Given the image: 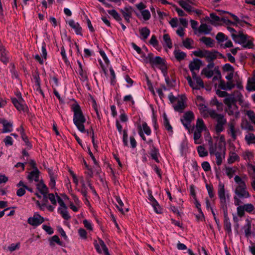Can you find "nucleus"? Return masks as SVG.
I'll return each mask as SVG.
<instances>
[{"label": "nucleus", "instance_id": "obj_1", "mask_svg": "<svg viewBox=\"0 0 255 255\" xmlns=\"http://www.w3.org/2000/svg\"><path fill=\"white\" fill-rule=\"evenodd\" d=\"M218 195L220 199L221 208L224 213V226L225 230L229 234H232V226L228 217L227 204L229 202L230 196L225 190V185L220 181L218 187Z\"/></svg>", "mask_w": 255, "mask_h": 255}, {"label": "nucleus", "instance_id": "obj_2", "mask_svg": "<svg viewBox=\"0 0 255 255\" xmlns=\"http://www.w3.org/2000/svg\"><path fill=\"white\" fill-rule=\"evenodd\" d=\"M235 185L233 189L234 193V200L236 201V204L240 203V198H251V195L247 190V187L246 182L243 178L238 175L234 177Z\"/></svg>", "mask_w": 255, "mask_h": 255}, {"label": "nucleus", "instance_id": "obj_3", "mask_svg": "<svg viewBox=\"0 0 255 255\" xmlns=\"http://www.w3.org/2000/svg\"><path fill=\"white\" fill-rule=\"evenodd\" d=\"M71 109L73 112V123L78 129L81 132H86L84 124L86 119L83 115L80 106L76 103L71 106Z\"/></svg>", "mask_w": 255, "mask_h": 255}, {"label": "nucleus", "instance_id": "obj_4", "mask_svg": "<svg viewBox=\"0 0 255 255\" xmlns=\"http://www.w3.org/2000/svg\"><path fill=\"white\" fill-rule=\"evenodd\" d=\"M209 151L211 156H215L216 157V164L218 166L221 165L225 158L226 149L217 147V144H214L212 138L209 137Z\"/></svg>", "mask_w": 255, "mask_h": 255}, {"label": "nucleus", "instance_id": "obj_5", "mask_svg": "<svg viewBox=\"0 0 255 255\" xmlns=\"http://www.w3.org/2000/svg\"><path fill=\"white\" fill-rule=\"evenodd\" d=\"M233 40L245 48H250L253 46V39L241 31H239L236 35H233Z\"/></svg>", "mask_w": 255, "mask_h": 255}, {"label": "nucleus", "instance_id": "obj_6", "mask_svg": "<svg viewBox=\"0 0 255 255\" xmlns=\"http://www.w3.org/2000/svg\"><path fill=\"white\" fill-rule=\"evenodd\" d=\"M224 103L226 106L225 111L229 115L234 116L236 118L239 116L238 108L234 102V97L228 96L224 100Z\"/></svg>", "mask_w": 255, "mask_h": 255}, {"label": "nucleus", "instance_id": "obj_7", "mask_svg": "<svg viewBox=\"0 0 255 255\" xmlns=\"http://www.w3.org/2000/svg\"><path fill=\"white\" fill-rule=\"evenodd\" d=\"M248 198H240V203L236 204V201H234V204L237 206V213L239 217H242L245 216V212L251 213L255 210L254 205L252 203H247L244 205H241L242 203V200L247 199Z\"/></svg>", "mask_w": 255, "mask_h": 255}, {"label": "nucleus", "instance_id": "obj_8", "mask_svg": "<svg viewBox=\"0 0 255 255\" xmlns=\"http://www.w3.org/2000/svg\"><path fill=\"white\" fill-rule=\"evenodd\" d=\"M186 79L190 86L193 90H200L205 87L203 80L197 75H192V78L190 76H188Z\"/></svg>", "mask_w": 255, "mask_h": 255}, {"label": "nucleus", "instance_id": "obj_9", "mask_svg": "<svg viewBox=\"0 0 255 255\" xmlns=\"http://www.w3.org/2000/svg\"><path fill=\"white\" fill-rule=\"evenodd\" d=\"M149 63L153 66H156L161 69L164 76L166 75L167 66L165 64V61L159 56L151 57L149 59Z\"/></svg>", "mask_w": 255, "mask_h": 255}, {"label": "nucleus", "instance_id": "obj_10", "mask_svg": "<svg viewBox=\"0 0 255 255\" xmlns=\"http://www.w3.org/2000/svg\"><path fill=\"white\" fill-rule=\"evenodd\" d=\"M227 131L228 134L231 136L234 140H235L238 135L240 133V129L236 127V122L234 120L229 122Z\"/></svg>", "mask_w": 255, "mask_h": 255}, {"label": "nucleus", "instance_id": "obj_11", "mask_svg": "<svg viewBox=\"0 0 255 255\" xmlns=\"http://www.w3.org/2000/svg\"><path fill=\"white\" fill-rule=\"evenodd\" d=\"M44 221L43 217L41 216L37 212L34 213L33 216L29 217L27 219V223L34 227L39 226Z\"/></svg>", "mask_w": 255, "mask_h": 255}, {"label": "nucleus", "instance_id": "obj_12", "mask_svg": "<svg viewBox=\"0 0 255 255\" xmlns=\"http://www.w3.org/2000/svg\"><path fill=\"white\" fill-rule=\"evenodd\" d=\"M194 119V114L192 112H187L184 114L181 119V121L186 129H189L190 124Z\"/></svg>", "mask_w": 255, "mask_h": 255}, {"label": "nucleus", "instance_id": "obj_13", "mask_svg": "<svg viewBox=\"0 0 255 255\" xmlns=\"http://www.w3.org/2000/svg\"><path fill=\"white\" fill-rule=\"evenodd\" d=\"M94 244L98 253L99 254L104 253L105 255H110L107 247L102 240L99 239L98 241H95Z\"/></svg>", "mask_w": 255, "mask_h": 255}, {"label": "nucleus", "instance_id": "obj_14", "mask_svg": "<svg viewBox=\"0 0 255 255\" xmlns=\"http://www.w3.org/2000/svg\"><path fill=\"white\" fill-rule=\"evenodd\" d=\"M11 101L18 111L23 112L27 111L28 108L23 99L17 100L15 98H12Z\"/></svg>", "mask_w": 255, "mask_h": 255}, {"label": "nucleus", "instance_id": "obj_15", "mask_svg": "<svg viewBox=\"0 0 255 255\" xmlns=\"http://www.w3.org/2000/svg\"><path fill=\"white\" fill-rule=\"evenodd\" d=\"M202 65V61L197 58L194 59L192 61L190 62L189 68L192 72V75H197V72L199 71Z\"/></svg>", "mask_w": 255, "mask_h": 255}, {"label": "nucleus", "instance_id": "obj_16", "mask_svg": "<svg viewBox=\"0 0 255 255\" xmlns=\"http://www.w3.org/2000/svg\"><path fill=\"white\" fill-rule=\"evenodd\" d=\"M186 107L185 98L183 96H179L177 97L176 103L174 104V108L175 111L182 112Z\"/></svg>", "mask_w": 255, "mask_h": 255}, {"label": "nucleus", "instance_id": "obj_17", "mask_svg": "<svg viewBox=\"0 0 255 255\" xmlns=\"http://www.w3.org/2000/svg\"><path fill=\"white\" fill-rule=\"evenodd\" d=\"M179 4L185 10L188 12H192L194 11V8L192 5H195L194 0H180L178 1Z\"/></svg>", "mask_w": 255, "mask_h": 255}, {"label": "nucleus", "instance_id": "obj_18", "mask_svg": "<svg viewBox=\"0 0 255 255\" xmlns=\"http://www.w3.org/2000/svg\"><path fill=\"white\" fill-rule=\"evenodd\" d=\"M0 123L3 127L2 133H8L12 131L13 124L11 122H8L4 119H0Z\"/></svg>", "mask_w": 255, "mask_h": 255}, {"label": "nucleus", "instance_id": "obj_19", "mask_svg": "<svg viewBox=\"0 0 255 255\" xmlns=\"http://www.w3.org/2000/svg\"><path fill=\"white\" fill-rule=\"evenodd\" d=\"M48 174L50 178L49 186L51 188H54L56 185V180L57 179V174L55 171L48 169Z\"/></svg>", "mask_w": 255, "mask_h": 255}, {"label": "nucleus", "instance_id": "obj_20", "mask_svg": "<svg viewBox=\"0 0 255 255\" xmlns=\"http://www.w3.org/2000/svg\"><path fill=\"white\" fill-rule=\"evenodd\" d=\"M88 183H90L89 181L87 182V183L86 184L84 180H82L81 181V188L80 190H78L80 193L82 194V195L83 196V197L85 198V203L86 204H89V201L87 199V193H88Z\"/></svg>", "mask_w": 255, "mask_h": 255}, {"label": "nucleus", "instance_id": "obj_21", "mask_svg": "<svg viewBox=\"0 0 255 255\" xmlns=\"http://www.w3.org/2000/svg\"><path fill=\"white\" fill-rule=\"evenodd\" d=\"M149 154L152 159L154 160L156 162H159V157H160V153L159 150L153 145H152L150 147Z\"/></svg>", "mask_w": 255, "mask_h": 255}, {"label": "nucleus", "instance_id": "obj_22", "mask_svg": "<svg viewBox=\"0 0 255 255\" xmlns=\"http://www.w3.org/2000/svg\"><path fill=\"white\" fill-rule=\"evenodd\" d=\"M211 27L206 23H202L197 29V34H209L211 31Z\"/></svg>", "mask_w": 255, "mask_h": 255}, {"label": "nucleus", "instance_id": "obj_23", "mask_svg": "<svg viewBox=\"0 0 255 255\" xmlns=\"http://www.w3.org/2000/svg\"><path fill=\"white\" fill-rule=\"evenodd\" d=\"M206 130L207 128L203 120L201 119H198L196 122L195 131L202 132L203 131Z\"/></svg>", "mask_w": 255, "mask_h": 255}, {"label": "nucleus", "instance_id": "obj_24", "mask_svg": "<svg viewBox=\"0 0 255 255\" xmlns=\"http://www.w3.org/2000/svg\"><path fill=\"white\" fill-rule=\"evenodd\" d=\"M206 19L209 20L212 24L215 26L218 25L219 22L222 21L221 18L214 13H211L210 14V17H207Z\"/></svg>", "mask_w": 255, "mask_h": 255}, {"label": "nucleus", "instance_id": "obj_25", "mask_svg": "<svg viewBox=\"0 0 255 255\" xmlns=\"http://www.w3.org/2000/svg\"><path fill=\"white\" fill-rule=\"evenodd\" d=\"M68 23L75 30L77 34H81L82 28L78 22H76L73 20L71 19L68 21Z\"/></svg>", "mask_w": 255, "mask_h": 255}, {"label": "nucleus", "instance_id": "obj_26", "mask_svg": "<svg viewBox=\"0 0 255 255\" xmlns=\"http://www.w3.org/2000/svg\"><path fill=\"white\" fill-rule=\"evenodd\" d=\"M139 32L140 38L142 40H145L149 36L150 31L147 27H144L139 28Z\"/></svg>", "mask_w": 255, "mask_h": 255}, {"label": "nucleus", "instance_id": "obj_27", "mask_svg": "<svg viewBox=\"0 0 255 255\" xmlns=\"http://www.w3.org/2000/svg\"><path fill=\"white\" fill-rule=\"evenodd\" d=\"M162 44L164 47H167L169 49L172 47V43L169 34L165 33L163 35Z\"/></svg>", "mask_w": 255, "mask_h": 255}, {"label": "nucleus", "instance_id": "obj_28", "mask_svg": "<svg viewBox=\"0 0 255 255\" xmlns=\"http://www.w3.org/2000/svg\"><path fill=\"white\" fill-rule=\"evenodd\" d=\"M239 156L235 152L230 151L229 153V157L227 159V162L228 164H233L235 161H239Z\"/></svg>", "mask_w": 255, "mask_h": 255}, {"label": "nucleus", "instance_id": "obj_29", "mask_svg": "<svg viewBox=\"0 0 255 255\" xmlns=\"http://www.w3.org/2000/svg\"><path fill=\"white\" fill-rule=\"evenodd\" d=\"M251 223L249 220H246V224L244 225L243 229L244 231L245 236L249 238L252 234L251 232Z\"/></svg>", "mask_w": 255, "mask_h": 255}, {"label": "nucleus", "instance_id": "obj_30", "mask_svg": "<svg viewBox=\"0 0 255 255\" xmlns=\"http://www.w3.org/2000/svg\"><path fill=\"white\" fill-rule=\"evenodd\" d=\"M58 212L61 215L62 218L65 220H67L70 218V216L68 214L66 206L64 207H59L58 208Z\"/></svg>", "mask_w": 255, "mask_h": 255}, {"label": "nucleus", "instance_id": "obj_31", "mask_svg": "<svg viewBox=\"0 0 255 255\" xmlns=\"http://www.w3.org/2000/svg\"><path fill=\"white\" fill-rule=\"evenodd\" d=\"M36 188L40 193L42 194L44 196H46L47 193L48 189L46 186L42 181H40L36 185Z\"/></svg>", "mask_w": 255, "mask_h": 255}, {"label": "nucleus", "instance_id": "obj_32", "mask_svg": "<svg viewBox=\"0 0 255 255\" xmlns=\"http://www.w3.org/2000/svg\"><path fill=\"white\" fill-rule=\"evenodd\" d=\"M200 40L208 47H213L214 45V40L210 37L204 36Z\"/></svg>", "mask_w": 255, "mask_h": 255}, {"label": "nucleus", "instance_id": "obj_33", "mask_svg": "<svg viewBox=\"0 0 255 255\" xmlns=\"http://www.w3.org/2000/svg\"><path fill=\"white\" fill-rule=\"evenodd\" d=\"M247 89L248 91H255V72L252 78L249 79Z\"/></svg>", "mask_w": 255, "mask_h": 255}, {"label": "nucleus", "instance_id": "obj_34", "mask_svg": "<svg viewBox=\"0 0 255 255\" xmlns=\"http://www.w3.org/2000/svg\"><path fill=\"white\" fill-rule=\"evenodd\" d=\"M39 171L37 168H35L28 175V178L30 180L37 181L38 180Z\"/></svg>", "mask_w": 255, "mask_h": 255}, {"label": "nucleus", "instance_id": "obj_35", "mask_svg": "<svg viewBox=\"0 0 255 255\" xmlns=\"http://www.w3.org/2000/svg\"><path fill=\"white\" fill-rule=\"evenodd\" d=\"M137 16L139 18H143L144 20H148L151 17V14L149 11L147 9H145L140 12L139 14H137Z\"/></svg>", "mask_w": 255, "mask_h": 255}, {"label": "nucleus", "instance_id": "obj_36", "mask_svg": "<svg viewBox=\"0 0 255 255\" xmlns=\"http://www.w3.org/2000/svg\"><path fill=\"white\" fill-rule=\"evenodd\" d=\"M228 96H232L234 97V102L236 103L237 101L242 103L243 101V96L242 94L239 91H236L232 94L229 95Z\"/></svg>", "mask_w": 255, "mask_h": 255}, {"label": "nucleus", "instance_id": "obj_37", "mask_svg": "<svg viewBox=\"0 0 255 255\" xmlns=\"http://www.w3.org/2000/svg\"><path fill=\"white\" fill-rule=\"evenodd\" d=\"M225 174L231 179L232 178L236 171V168L234 167L226 166L224 169Z\"/></svg>", "mask_w": 255, "mask_h": 255}, {"label": "nucleus", "instance_id": "obj_38", "mask_svg": "<svg viewBox=\"0 0 255 255\" xmlns=\"http://www.w3.org/2000/svg\"><path fill=\"white\" fill-rule=\"evenodd\" d=\"M77 63L78 67L77 68V72L83 79H85L86 78V71L83 69L82 64L79 61H77Z\"/></svg>", "mask_w": 255, "mask_h": 255}, {"label": "nucleus", "instance_id": "obj_39", "mask_svg": "<svg viewBox=\"0 0 255 255\" xmlns=\"http://www.w3.org/2000/svg\"><path fill=\"white\" fill-rule=\"evenodd\" d=\"M206 60L208 62H212L217 58L216 52H211L207 50L206 54L205 55V58Z\"/></svg>", "mask_w": 255, "mask_h": 255}, {"label": "nucleus", "instance_id": "obj_40", "mask_svg": "<svg viewBox=\"0 0 255 255\" xmlns=\"http://www.w3.org/2000/svg\"><path fill=\"white\" fill-rule=\"evenodd\" d=\"M218 143L217 144V147L226 149V140L224 135H220L218 137Z\"/></svg>", "mask_w": 255, "mask_h": 255}, {"label": "nucleus", "instance_id": "obj_41", "mask_svg": "<svg viewBox=\"0 0 255 255\" xmlns=\"http://www.w3.org/2000/svg\"><path fill=\"white\" fill-rule=\"evenodd\" d=\"M183 45L187 49H193L194 48V41L191 38H186L183 41Z\"/></svg>", "mask_w": 255, "mask_h": 255}, {"label": "nucleus", "instance_id": "obj_42", "mask_svg": "<svg viewBox=\"0 0 255 255\" xmlns=\"http://www.w3.org/2000/svg\"><path fill=\"white\" fill-rule=\"evenodd\" d=\"M139 130H141L143 133H144L147 135H150L151 133L150 128L147 126L146 123H143L142 125L139 127Z\"/></svg>", "mask_w": 255, "mask_h": 255}, {"label": "nucleus", "instance_id": "obj_43", "mask_svg": "<svg viewBox=\"0 0 255 255\" xmlns=\"http://www.w3.org/2000/svg\"><path fill=\"white\" fill-rule=\"evenodd\" d=\"M116 201L118 204V205H117V207L118 208L119 211L121 213H125V212H127L128 211V208H123L124 203L120 197H117Z\"/></svg>", "mask_w": 255, "mask_h": 255}, {"label": "nucleus", "instance_id": "obj_44", "mask_svg": "<svg viewBox=\"0 0 255 255\" xmlns=\"http://www.w3.org/2000/svg\"><path fill=\"white\" fill-rule=\"evenodd\" d=\"M174 55L175 58L179 61L183 60L186 56L185 53L180 51V50H174Z\"/></svg>", "mask_w": 255, "mask_h": 255}, {"label": "nucleus", "instance_id": "obj_45", "mask_svg": "<svg viewBox=\"0 0 255 255\" xmlns=\"http://www.w3.org/2000/svg\"><path fill=\"white\" fill-rule=\"evenodd\" d=\"M201 74L205 75L206 77L210 78L213 76L214 72L212 69L209 68H205L202 70Z\"/></svg>", "mask_w": 255, "mask_h": 255}, {"label": "nucleus", "instance_id": "obj_46", "mask_svg": "<svg viewBox=\"0 0 255 255\" xmlns=\"http://www.w3.org/2000/svg\"><path fill=\"white\" fill-rule=\"evenodd\" d=\"M245 138L249 144L255 143V135L253 133H248L246 135Z\"/></svg>", "mask_w": 255, "mask_h": 255}, {"label": "nucleus", "instance_id": "obj_47", "mask_svg": "<svg viewBox=\"0 0 255 255\" xmlns=\"http://www.w3.org/2000/svg\"><path fill=\"white\" fill-rule=\"evenodd\" d=\"M197 151L199 156L201 157L207 156L208 155V152L203 146H199L197 147Z\"/></svg>", "mask_w": 255, "mask_h": 255}, {"label": "nucleus", "instance_id": "obj_48", "mask_svg": "<svg viewBox=\"0 0 255 255\" xmlns=\"http://www.w3.org/2000/svg\"><path fill=\"white\" fill-rule=\"evenodd\" d=\"M149 42L152 46H153L156 49H160V47L159 45L158 41L157 40L156 37L155 35H152Z\"/></svg>", "mask_w": 255, "mask_h": 255}, {"label": "nucleus", "instance_id": "obj_49", "mask_svg": "<svg viewBox=\"0 0 255 255\" xmlns=\"http://www.w3.org/2000/svg\"><path fill=\"white\" fill-rule=\"evenodd\" d=\"M242 156L246 160H251L254 156L253 153L249 150H246L243 153Z\"/></svg>", "mask_w": 255, "mask_h": 255}, {"label": "nucleus", "instance_id": "obj_50", "mask_svg": "<svg viewBox=\"0 0 255 255\" xmlns=\"http://www.w3.org/2000/svg\"><path fill=\"white\" fill-rule=\"evenodd\" d=\"M206 50H197L193 52V54L196 56L200 58H205V55L206 54Z\"/></svg>", "mask_w": 255, "mask_h": 255}, {"label": "nucleus", "instance_id": "obj_51", "mask_svg": "<svg viewBox=\"0 0 255 255\" xmlns=\"http://www.w3.org/2000/svg\"><path fill=\"white\" fill-rule=\"evenodd\" d=\"M211 103L213 105L216 106L218 110L220 109L222 110L223 106V103L219 102L216 97H214L212 99Z\"/></svg>", "mask_w": 255, "mask_h": 255}, {"label": "nucleus", "instance_id": "obj_52", "mask_svg": "<svg viewBox=\"0 0 255 255\" xmlns=\"http://www.w3.org/2000/svg\"><path fill=\"white\" fill-rule=\"evenodd\" d=\"M221 20L225 23L226 27L228 26H239V25L237 24V22H235L234 21H232L227 18H225V17L222 18Z\"/></svg>", "mask_w": 255, "mask_h": 255}, {"label": "nucleus", "instance_id": "obj_53", "mask_svg": "<svg viewBox=\"0 0 255 255\" xmlns=\"http://www.w3.org/2000/svg\"><path fill=\"white\" fill-rule=\"evenodd\" d=\"M6 53L5 51V49L3 48L2 46H0V60L5 63L7 61V59L6 57Z\"/></svg>", "mask_w": 255, "mask_h": 255}, {"label": "nucleus", "instance_id": "obj_54", "mask_svg": "<svg viewBox=\"0 0 255 255\" xmlns=\"http://www.w3.org/2000/svg\"><path fill=\"white\" fill-rule=\"evenodd\" d=\"M248 166L251 178H255V163H249Z\"/></svg>", "mask_w": 255, "mask_h": 255}, {"label": "nucleus", "instance_id": "obj_55", "mask_svg": "<svg viewBox=\"0 0 255 255\" xmlns=\"http://www.w3.org/2000/svg\"><path fill=\"white\" fill-rule=\"evenodd\" d=\"M206 187L209 197L211 198H214L215 197V193L213 185L211 184H206Z\"/></svg>", "mask_w": 255, "mask_h": 255}, {"label": "nucleus", "instance_id": "obj_56", "mask_svg": "<svg viewBox=\"0 0 255 255\" xmlns=\"http://www.w3.org/2000/svg\"><path fill=\"white\" fill-rule=\"evenodd\" d=\"M108 13L113 16V17L117 21H120L121 20L120 14L115 9L109 10Z\"/></svg>", "mask_w": 255, "mask_h": 255}, {"label": "nucleus", "instance_id": "obj_57", "mask_svg": "<svg viewBox=\"0 0 255 255\" xmlns=\"http://www.w3.org/2000/svg\"><path fill=\"white\" fill-rule=\"evenodd\" d=\"M201 133L198 131H194V140L196 144H198L201 143L200 138L201 137Z\"/></svg>", "mask_w": 255, "mask_h": 255}, {"label": "nucleus", "instance_id": "obj_58", "mask_svg": "<svg viewBox=\"0 0 255 255\" xmlns=\"http://www.w3.org/2000/svg\"><path fill=\"white\" fill-rule=\"evenodd\" d=\"M216 38L219 42H224L228 39V37L222 32H219L217 34Z\"/></svg>", "mask_w": 255, "mask_h": 255}, {"label": "nucleus", "instance_id": "obj_59", "mask_svg": "<svg viewBox=\"0 0 255 255\" xmlns=\"http://www.w3.org/2000/svg\"><path fill=\"white\" fill-rule=\"evenodd\" d=\"M246 114L251 121L255 124V113L251 110L247 111Z\"/></svg>", "mask_w": 255, "mask_h": 255}, {"label": "nucleus", "instance_id": "obj_60", "mask_svg": "<svg viewBox=\"0 0 255 255\" xmlns=\"http://www.w3.org/2000/svg\"><path fill=\"white\" fill-rule=\"evenodd\" d=\"M3 142L6 146H11L13 144V140L11 136L7 135L3 139Z\"/></svg>", "mask_w": 255, "mask_h": 255}, {"label": "nucleus", "instance_id": "obj_61", "mask_svg": "<svg viewBox=\"0 0 255 255\" xmlns=\"http://www.w3.org/2000/svg\"><path fill=\"white\" fill-rule=\"evenodd\" d=\"M78 233L81 238L84 240H86L87 239V232L84 229H79L78 230Z\"/></svg>", "mask_w": 255, "mask_h": 255}, {"label": "nucleus", "instance_id": "obj_62", "mask_svg": "<svg viewBox=\"0 0 255 255\" xmlns=\"http://www.w3.org/2000/svg\"><path fill=\"white\" fill-rule=\"evenodd\" d=\"M217 123L218 124H225L227 122L226 119L225 118L224 116L223 115L219 114V115L217 117V118L216 119Z\"/></svg>", "mask_w": 255, "mask_h": 255}, {"label": "nucleus", "instance_id": "obj_63", "mask_svg": "<svg viewBox=\"0 0 255 255\" xmlns=\"http://www.w3.org/2000/svg\"><path fill=\"white\" fill-rule=\"evenodd\" d=\"M20 244L17 243L16 244H11L10 246L8 247V250L12 252L15 250H18L19 249Z\"/></svg>", "mask_w": 255, "mask_h": 255}, {"label": "nucleus", "instance_id": "obj_64", "mask_svg": "<svg viewBox=\"0 0 255 255\" xmlns=\"http://www.w3.org/2000/svg\"><path fill=\"white\" fill-rule=\"evenodd\" d=\"M84 227L88 230L92 231L93 230V226L91 222L87 220H83Z\"/></svg>", "mask_w": 255, "mask_h": 255}]
</instances>
